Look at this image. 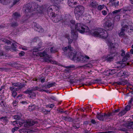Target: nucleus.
<instances>
[{"label": "nucleus", "mask_w": 133, "mask_h": 133, "mask_svg": "<svg viewBox=\"0 0 133 133\" xmlns=\"http://www.w3.org/2000/svg\"><path fill=\"white\" fill-rule=\"evenodd\" d=\"M121 25L122 27V28L121 29V31L119 34L120 36H123L124 35V32L125 30V29H127L128 26L126 24L124 25L123 24H122Z\"/></svg>", "instance_id": "nucleus-15"}, {"label": "nucleus", "mask_w": 133, "mask_h": 133, "mask_svg": "<svg viewBox=\"0 0 133 133\" xmlns=\"http://www.w3.org/2000/svg\"><path fill=\"white\" fill-rule=\"evenodd\" d=\"M115 113L114 111H112V112L111 113L108 112V114H106L107 116V119L109 118V117L111 116H113L115 115Z\"/></svg>", "instance_id": "nucleus-32"}, {"label": "nucleus", "mask_w": 133, "mask_h": 133, "mask_svg": "<svg viewBox=\"0 0 133 133\" xmlns=\"http://www.w3.org/2000/svg\"><path fill=\"white\" fill-rule=\"evenodd\" d=\"M57 110L58 111V113L60 112L62 113H64V111L62 110V109L59 108L57 109Z\"/></svg>", "instance_id": "nucleus-50"}, {"label": "nucleus", "mask_w": 133, "mask_h": 133, "mask_svg": "<svg viewBox=\"0 0 133 133\" xmlns=\"http://www.w3.org/2000/svg\"><path fill=\"white\" fill-rule=\"evenodd\" d=\"M11 2V0H0V2L4 5L8 4Z\"/></svg>", "instance_id": "nucleus-25"}, {"label": "nucleus", "mask_w": 133, "mask_h": 133, "mask_svg": "<svg viewBox=\"0 0 133 133\" xmlns=\"http://www.w3.org/2000/svg\"><path fill=\"white\" fill-rule=\"evenodd\" d=\"M73 127L74 128L77 129H78L80 127V126L78 125H75L73 126Z\"/></svg>", "instance_id": "nucleus-58"}, {"label": "nucleus", "mask_w": 133, "mask_h": 133, "mask_svg": "<svg viewBox=\"0 0 133 133\" xmlns=\"http://www.w3.org/2000/svg\"><path fill=\"white\" fill-rule=\"evenodd\" d=\"M104 25L105 27L108 28V29L110 30H112L114 27V24L110 20H107L104 23Z\"/></svg>", "instance_id": "nucleus-6"}, {"label": "nucleus", "mask_w": 133, "mask_h": 133, "mask_svg": "<svg viewBox=\"0 0 133 133\" xmlns=\"http://www.w3.org/2000/svg\"><path fill=\"white\" fill-rule=\"evenodd\" d=\"M36 24V25H35V30L39 32H43V29L42 28V27L39 26V25L37 24Z\"/></svg>", "instance_id": "nucleus-22"}, {"label": "nucleus", "mask_w": 133, "mask_h": 133, "mask_svg": "<svg viewBox=\"0 0 133 133\" xmlns=\"http://www.w3.org/2000/svg\"><path fill=\"white\" fill-rule=\"evenodd\" d=\"M76 55L77 53L75 51H72L71 50L68 52V56L71 59L73 60Z\"/></svg>", "instance_id": "nucleus-14"}, {"label": "nucleus", "mask_w": 133, "mask_h": 133, "mask_svg": "<svg viewBox=\"0 0 133 133\" xmlns=\"http://www.w3.org/2000/svg\"><path fill=\"white\" fill-rule=\"evenodd\" d=\"M13 118L15 119L19 120L20 119V117L18 115H15L13 116Z\"/></svg>", "instance_id": "nucleus-47"}, {"label": "nucleus", "mask_w": 133, "mask_h": 133, "mask_svg": "<svg viewBox=\"0 0 133 133\" xmlns=\"http://www.w3.org/2000/svg\"><path fill=\"white\" fill-rule=\"evenodd\" d=\"M98 4L95 0H91L90 2L89 6L90 7L95 8L97 6Z\"/></svg>", "instance_id": "nucleus-20"}, {"label": "nucleus", "mask_w": 133, "mask_h": 133, "mask_svg": "<svg viewBox=\"0 0 133 133\" xmlns=\"http://www.w3.org/2000/svg\"><path fill=\"white\" fill-rule=\"evenodd\" d=\"M132 118H133V116ZM127 127L129 129H133V121L131 122L128 123Z\"/></svg>", "instance_id": "nucleus-26"}, {"label": "nucleus", "mask_w": 133, "mask_h": 133, "mask_svg": "<svg viewBox=\"0 0 133 133\" xmlns=\"http://www.w3.org/2000/svg\"><path fill=\"white\" fill-rule=\"evenodd\" d=\"M38 107L35 105H30L29 107V110L30 111H33L38 109Z\"/></svg>", "instance_id": "nucleus-21"}, {"label": "nucleus", "mask_w": 133, "mask_h": 133, "mask_svg": "<svg viewBox=\"0 0 133 133\" xmlns=\"http://www.w3.org/2000/svg\"><path fill=\"white\" fill-rule=\"evenodd\" d=\"M71 28V34L72 35V37L74 39H76L78 37V34L76 30L81 33L89 31V28L88 27L83 25L82 24L79 23H77L76 25L75 29H72V27Z\"/></svg>", "instance_id": "nucleus-1"}, {"label": "nucleus", "mask_w": 133, "mask_h": 133, "mask_svg": "<svg viewBox=\"0 0 133 133\" xmlns=\"http://www.w3.org/2000/svg\"><path fill=\"white\" fill-rule=\"evenodd\" d=\"M102 13L103 15H105L107 14V11L105 10H103L102 11Z\"/></svg>", "instance_id": "nucleus-57"}, {"label": "nucleus", "mask_w": 133, "mask_h": 133, "mask_svg": "<svg viewBox=\"0 0 133 133\" xmlns=\"http://www.w3.org/2000/svg\"><path fill=\"white\" fill-rule=\"evenodd\" d=\"M120 15H116L115 17V19H116L117 21H118L120 18Z\"/></svg>", "instance_id": "nucleus-54"}, {"label": "nucleus", "mask_w": 133, "mask_h": 133, "mask_svg": "<svg viewBox=\"0 0 133 133\" xmlns=\"http://www.w3.org/2000/svg\"><path fill=\"white\" fill-rule=\"evenodd\" d=\"M122 53L121 54V55L122 56H124L125 55V52L123 50H121Z\"/></svg>", "instance_id": "nucleus-53"}, {"label": "nucleus", "mask_w": 133, "mask_h": 133, "mask_svg": "<svg viewBox=\"0 0 133 133\" xmlns=\"http://www.w3.org/2000/svg\"><path fill=\"white\" fill-rule=\"evenodd\" d=\"M20 0H13V5H15Z\"/></svg>", "instance_id": "nucleus-49"}, {"label": "nucleus", "mask_w": 133, "mask_h": 133, "mask_svg": "<svg viewBox=\"0 0 133 133\" xmlns=\"http://www.w3.org/2000/svg\"><path fill=\"white\" fill-rule=\"evenodd\" d=\"M55 83L54 82V83H52L50 84H48V88H50V87H52L54 84H55Z\"/></svg>", "instance_id": "nucleus-56"}, {"label": "nucleus", "mask_w": 133, "mask_h": 133, "mask_svg": "<svg viewBox=\"0 0 133 133\" xmlns=\"http://www.w3.org/2000/svg\"><path fill=\"white\" fill-rule=\"evenodd\" d=\"M104 7V5H99L97 8V9L98 10H101Z\"/></svg>", "instance_id": "nucleus-44"}, {"label": "nucleus", "mask_w": 133, "mask_h": 133, "mask_svg": "<svg viewBox=\"0 0 133 133\" xmlns=\"http://www.w3.org/2000/svg\"><path fill=\"white\" fill-rule=\"evenodd\" d=\"M111 71L110 70H108L107 71H105L104 72L106 74H105V75L106 76H109L111 75H112V74L110 72V71Z\"/></svg>", "instance_id": "nucleus-39"}, {"label": "nucleus", "mask_w": 133, "mask_h": 133, "mask_svg": "<svg viewBox=\"0 0 133 133\" xmlns=\"http://www.w3.org/2000/svg\"><path fill=\"white\" fill-rule=\"evenodd\" d=\"M39 55L40 57H45L46 55L48 56V55L46 54V53L44 51L43 52H40L39 53Z\"/></svg>", "instance_id": "nucleus-31"}, {"label": "nucleus", "mask_w": 133, "mask_h": 133, "mask_svg": "<svg viewBox=\"0 0 133 133\" xmlns=\"http://www.w3.org/2000/svg\"><path fill=\"white\" fill-rule=\"evenodd\" d=\"M66 38H67L68 41V43L69 44V45H70V44L72 43L73 40L72 39H71L69 37V36L68 35H66L65 36Z\"/></svg>", "instance_id": "nucleus-36"}, {"label": "nucleus", "mask_w": 133, "mask_h": 133, "mask_svg": "<svg viewBox=\"0 0 133 133\" xmlns=\"http://www.w3.org/2000/svg\"><path fill=\"white\" fill-rule=\"evenodd\" d=\"M109 49L110 51V52L114 53L115 50L116 49V47L115 46V44L113 43H110Z\"/></svg>", "instance_id": "nucleus-19"}, {"label": "nucleus", "mask_w": 133, "mask_h": 133, "mask_svg": "<svg viewBox=\"0 0 133 133\" xmlns=\"http://www.w3.org/2000/svg\"><path fill=\"white\" fill-rule=\"evenodd\" d=\"M68 3L69 6L74 8L76 6L77 3L74 0H68Z\"/></svg>", "instance_id": "nucleus-16"}, {"label": "nucleus", "mask_w": 133, "mask_h": 133, "mask_svg": "<svg viewBox=\"0 0 133 133\" xmlns=\"http://www.w3.org/2000/svg\"><path fill=\"white\" fill-rule=\"evenodd\" d=\"M90 32L94 36L103 38H106L108 36L107 31L101 28H94Z\"/></svg>", "instance_id": "nucleus-2"}, {"label": "nucleus", "mask_w": 133, "mask_h": 133, "mask_svg": "<svg viewBox=\"0 0 133 133\" xmlns=\"http://www.w3.org/2000/svg\"><path fill=\"white\" fill-rule=\"evenodd\" d=\"M39 40V38L38 37H36L34 38L32 40L33 42H36L37 40Z\"/></svg>", "instance_id": "nucleus-51"}, {"label": "nucleus", "mask_w": 133, "mask_h": 133, "mask_svg": "<svg viewBox=\"0 0 133 133\" xmlns=\"http://www.w3.org/2000/svg\"><path fill=\"white\" fill-rule=\"evenodd\" d=\"M119 1H117L116 2H115L114 3V5H115V7H116L118 6L119 5Z\"/></svg>", "instance_id": "nucleus-55"}, {"label": "nucleus", "mask_w": 133, "mask_h": 133, "mask_svg": "<svg viewBox=\"0 0 133 133\" xmlns=\"http://www.w3.org/2000/svg\"><path fill=\"white\" fill-rule=\"evenodd\" d=\"M89 57L87 55L84 56V59L85 60L86 59H89Z\"/></svg>", "instance_id": "nucleus-63"}, {"label": "nucleus", "mask_w": 133, "mask_h": 133, "mask_svg": "<svg viewBox=\"0 0 133 133\" xmlns=\"http://www.w3.org/2000/svg\"><path fill=\"white\" fill-rule=\"evenodd\" d=\"M128 73L126 71L122 70L118 73L117 75L120 77L124 76L125 77H127L128 76Z\"/></svg>", "instance_id": "nucleus-17"}, {"label": "nucleus", "mask_w": 133, "mask_h": 133, "mask_svg": "<svg viewBox=\"0 0 133 133\" xmlns=\"http://www.w3.org/2000/svg\"><path fill=\"white\" fill-rule=\"evenodd\" d=\"M53 10L50 6L49 7L48 9V15L51 18L55 15V14L52 12Z\"/></svg>", "instance_id": "nucleus-18"}, {"label": "nucleus", "mask_w": 133, "mask_h": 133, "mask_svg": "<svg viewBox=\"0 0 133 133\" xmlns=\"http://www.w3.org/2000/svg\"><path fill=\"white\" fill-rule=\"evenodd\" d=\"M42 43L41 42H40L38 44V46L39 47V48H37V49H35L34 50V51H40L42 49H41L40 48H41L42 46Z\"/></svg>", "instance_id": "nucleus-29"}, {"label": "nucleus", "mask_w": 133, "mask_h": 133, "mask_svg": "<svg viewBox=\"0 0 133 133\" xmlns=\"http://www.w3.org/2000/svg\"><path fill=\"white\" fill-rule=\"evenodd\" d=\"M99 81V80H98V79H95L94 80V82H91V83H90L89 84V85H91L92 84H95L96 83V82H97Z\"/></svg>", "instance_id": "nucleus-48"}, {"label": "nucleus", "mask_w": 133, "mask_h": 133, "mask_svg": "<svg viewBox=\"0 0 133 133\" xmlns=\"http://www.w3.org/2000/svg\"><path fill=\"white\" fill-rule=\"evenodd\" d=\"M91 123L94 124H95L96 123V122L95 121V120L94 119H92L91 121Z\"/></svg>", "instance_id": "nucleus-62"}, {"label": "nucleus", "mask_w": 133, "mask_h": 133, "mask_svg": "<svg viewBox=\"0 0 133 133\" xmlns=\"http://www.w3.org/2000/svg\"><path fill=\"white\" fill-rule=\"evenodd\" d=\"M24 52L23 51H21V52L19 53V55L20 56H22L24 55Z\"/></svg>", "instance_id": "nucleus-60"}, {"label": "nucleus", "mask_w": 133, "mask_h": 133, "mask_svg": "<svg viewBox=\"0 0 133 133\" xmlns=\"http://www.w3.org/2000/svg\"><path fill=\"white\" fill-rule=\"evenodd\" d=\"M130 53L129 52H128L126 53L124 57L122 59V61L123 62L126 61L130 57Z\"/></svg>", "instance_id": "nucleus-24"}, {"label": "nucleus", "mask_w": 133, "mask_h": 133, "mask_svg": "<svg viewBox=\"0 0 133 133\" xmlns=\"http://www.w3.org/2000/svg\"><path fill=\"white\" fill-rule=\"evenodd\" d=\"M74 13L77 19H78L83 14L84 11V7L82 6H76L75 7Z\"/></svg>", "instance_id": "nucleus-3"}, {"label": "nucleus", "mask_w": 133, "mask_h": 133, "mask_svg": "<svg viewBox=\"0 0 133 133\" xmlns=\"http://www.w3.org/2000/svg\"><path fill=\"white\" fill-rule=\"evenodd\" d=\"M71 48V46L70 45H69L68 47H66L64 48H63L62 49L64 52H65L68 51V49L69 50H70Z\"/></svg>", "instance_id": "nucleus-34"}, {"label": "nucleus", "mask_w": 133, "mask_h": 133, "mask_svg": "<svg viewBox=\"0 0 133 133\" xmlns=\"http://www.w3.org/2000/svg\"><path fill=\"white\" fill-rule=\"evenodd\" d=\"M12 123H13V124L14 125H15L16 124H19L20 125H22L23 124L22 123H20L19 121H14L12 122H11Z\"/></svg>", "instance_id": "nucleus-41"}, {"label": "nucleus", "mask_w": 133, "mask_h": 133, "mask_svg": "<svg viewBox=\"0 0 133 133\" xmlns=\"http://www.w3.org/2000/svg\"><path fill=\"white\" fill-rule=\"evenodd\" d=\"M131 108V105H128L126 106L125 108V109L127 111L130 110Z\"/></svg>", "instance_id": "nucleus-45"}, {"label": "nucleus", "mask_w": 133, "mask_h": 133, "mask_svg": "<svg viewBox=\"0 0 133 133\" xmlns=\"http://www.w3.org/2000/svg\"><path fill=\"white\" fill-rule=\"evenodd\" d=\"M54 106V104H49L48 105V107L50 108H53V107Z\"/></svg>", "instance_id": "nucleus-59"}, {"label": "nucleus", "mask_w": 133, "mask_h": 133, "mask_svg": "<svg viewBox=\"0 0 133 133\" xmlns=\"http://www.w3.org/2000/svg\"><path fill=\"white\" fill-rule=\"evenodd\" d=\"M2 42H3L5 43H6L8 44H10L11 43V42L9 40L5 39H3V40H2Z\"/></svg>", "instance_id": "nucleus-43"}, {"label": "nucleus", "mask_w": 133, "mask_h": 133, "mask_svg": "<svg viewBox=\"0 0 133 133\" xmlns=\"http://www.w3.org/2000/svg\"><path fill=\"white\" fill-rule=\"evenodd\" d=\"M128 83V81L124 79L120 78L117 82L114 83V84H116L118 85H124Z\"/></svg>", "instance_id": "nucleus-10"}, {"label": "nucleus", "mask_w": 133, "mask_h": 133, "mask_svg": "<svg viewBox=\"0 0 133 133\" xmlns=\"http://www.w3.org/2000/svg\"><path fill=\"white\" fill-rule=\"evenodd\" d=\"M7 117L5 116L3 118V121L4 122H6L7 121Z\"/></svg>", "instance_id": "nucleus-64"}, {"label": "nucleus", "mask_w": 133, "mask_h": 133, "mask_svg": "<svg viewBox=\"0 0 133 133\" xmlns=\"http://www.w3.org/2000/svg\"><path fill=\"white\" fill-rule=\"evenodd\" d=\"M97 117L100 121H103L108 119L106 114L105 113H104L103 114L102 113H98Z\"/></svg>", "instance_id": "nucleus-12"}, {"label": "nucleus", "mask_w": 133, "mask_h": 133, "mask_svg": "<svg viewBox=\"0 0 133 133\" xmlns=\"http://www.w3.org/2000/svg\"><path fill=\"white\" fill-rule=\"evenodd\" d=\"M73 60L81 62H84L87 61L86 60L84 59V56L80 54H77Z\"/></svg>", "instance_id": "nucleus-8"}, {"label": "nucleus", "mask_w": 133, "mask_h": 133, "mask_svg": "<svg viewBox=\"0 0 133 133\" xmlns=\"http://www.w3.org/2000/svg\"><path fill=\"white\" fill-rule=\"evenodd\" d=\"M12 85L13 87L15 86L17 87L15 89V90L16 91H19L23 87H24L26 85V84H22L20 83H12Z\"/></svg>", "instance_id": "nucleus-7"}, {"label": "nucleus", "mask_w": 133, "mask_h": 133, "mask_svg": "<svg viewBox=\"0 0 133 133\" xmlns=\"http://www.w3.org/2000/svg\"><path fill=\"white\" fill-rule=\"evenodd\" d=\"M36 94L35 92H32L30 95V97L31 98H33V97H36Z\"/></svg>", "instance_id": "nucleus-40"}, {"label": "nucleus", "mask_w": 133, "mask_h": 133, "mask_svg": "<svg viewBox=\"0 0 133 133\" xmlns=\"http://www.w3.org/2000/svg\"><path fill=\"white\" fill-rule=\"evenodd\" d=\"M17 45L15 43H12V48H16L17 47Z\"/></svg>", "instance_id": "nucleus-61"}, {"label": "nucleus", "mask_w": 133, "mask_h": 133, "mask_svg": "<svg viewBox=\"0 0 133 133\" xmlns=\"http://www.w3.org/2000/svg\"><path fill=\"white\" fill-rule=\"evenodd\" d=\"M58 50V48L56 46H54L51 48L50 51L51 53H55L57 52Z\"/></svg>", "instance_id": "nucleus-23"}, {"label": "nucleus", "mask_w": 133, "mask_h": 133, "mask_svg": "<svg viewBox=\"0 0 133 133\" xmlns=\"http://www.w3.org/2000/svg\"><path fill=\"white\" fill-rule=\"evenodd\" d=\"M11 26L15 27L18 25V24L17 22H13L11 23Z\"/></svg>", "instance_id": "nucleus-38"}, {"label": "nucleus", "mask_w": 133, "mask_h": 133, "mask_svg": "<svg viewBox=\"0 0 133 133\" xmlns=\"http://www.w3.org/2000/svg\"><path fill=\"white\" fill-rule=\"evenodd\" d=\"M20 17V14L17 12H16L13 14V17L16 19Z\"/></svg>", "instance_id": "nucleus-28"}, {"label": "nucleus", "mask_w": 133, "mask_h": 133, "mask_svg": "<svg viewBox=\"0 0 133 133\" xmlns=\"http://www.w3.org/2000/svg\"><path fill=\"white\" fill-rule=\"evenodd\" d=\"M118 63L119 64L121 65H120L117 66V68H122L126 65L125 63H123L121 62H119Z\"/></svg>", "instance_id": "nucleus-30"}, {"label": "nucleus", "mask_w": 133, "mask_h": 133, "mask_svg": "<svg viewBox=\"0 0 133 133\" xmlns=\"http://www.w3.org/2000/svg\"><path fill=\"white\" fill-rule=\"evenodd\" d=\"M15 91V90L13 91L12 92V95L14 97H15L17 94V92Z\"/></svg>", "instance_id": "nucleus-46"}, {"label": "nucleus", "mask_w": 133, "mask_h": 133, "mask_svg": "<svg viewBox=\"0 0 133 133\" xmlns=\"http://www.w3.org/2000/svg\"><path fill=\"white\" fill-rule=\"evenodd\" d=\"M115 55V53L110 52V54L107 55L105 57V60L108 62H110L112 61L114 59V57Z\"/></svg>", "instance_id": "nucleus-9"}, {"label": "nucleus", "mask_w": 133, "mask_h": 133, "mask_svg": "<svg viewBox=\"0 0 133 133\" xmlns=\"http://www.w3.org/2000/svg\"><path fill=\"white\" fill-rule=\"evenodd\" d=\"M52 21L55 22H57L61 21L62 19L61 17L59 15L55 14L51 18Z\"/></svg>", "instance_id": "nucleus-13"}, {"label": "nucleus", "mask_w": 133, "mask_h": 133, "mask_svg": "<svg viewBox=\"0 0 133 133\" xmlns=\"http://www.w3.org/2000/svg\"><path fill=\"white\" fill-rule=\"evenodd\" d=\"M127 112V111L125 109L124 110L119 113L118 115L119 116H122L124 115Z\"/></svg>", "instance_id": "nucleus-33"}, {"label": "nucleus", "mask_w": 133, "mask_h": 133, "mask_svg": "<svg viewBox=\"0 0 133 133\" xmlns=\"http://www.w3.org/2000/svg\"><path fill=\"white\" fill-rule=\"evenodd\" d=\"M32 92V91L29 88L26 90L24 91V92L26 94H28L30 95Z\"/></svg>", "instance_id": "nucleus-35"}, {"label": "nucleus", "mask_w": 133, "mask_h": 133, "mask_svg": "<svg viewBox=\"0 0 133 133\" xmlns=\"http://www.w3.org/2000/svg\"><path fill=\"white\" fill-rule=\"evenodd\" d=\"M51 56L48 55V56L46 55L44 58V61L48 63L50 62L52 64H57L59 65L58 63H57L56 61L54 60H52L50 58Z\"/></svg>", "instance_id": "nucleus-11"}, {"label": "nucleus", "mask_w": 133, "mask_h": 133, "mask_svg": "<svg viewBox=\"0 0 133 133\" xmlns=\"http://www.w3.org/2000/svg\"><path fill=\"white\" fill-rule=\"evenodd\" d=\"M74 67L75 66L74 65L69 66H66L65 67V68L67 69L72 68H74Z\"/></svg>", "instance_id": "nucleus-52"}, {"label": "nucleus", "mask_w": 133, "mask_h": 133, "mask_svg": "<svg viewBox=\"0 0 133 133\" xmlns=\"http://www.w3.org/2000/svg\"><path fill=\"white\" fill-rule=\"evenodd\" d=\"M32 91H34L38 90L41 91V90L39 87H33L31 89Z\"/></svg>", "instance_id": "nucleus-37"}, {"label": "nucleus", "mask_w": 133, "mask_h": 133, "mask_svg": "<svg viewBox=\"0 0 133 133\" xmlns=\"http://www.w3.org/2000/svg\"><path fill=\"white\" fill-rule=\"evenodd\" d=\"M121 10V9H119L118 10H115L112 12V14H114V15H116L117 14H118L119 12Z\"/></svg>", "instance_id": "nucleus-42"}, {"label": "nucleus", "mask_w": 133, "mask_h": 133, "mask_svg": "<svg viewBox=\"0 0 133 133\" xmlns=\"http://www.w3.org/2000/svg\"><path fill=\"white\" fill-rule=\"evenodd\" d=\"M25 127H28L34 125L35 126H38L39 125L38 122L32 119L28 120L24 123Z\"/></svg>", "instance_id": "nucleus-5"}, {"label": "nucleus", "mask_w": 133, "mask_h": 133, "mask_svg": "<svg viewBox=\"0 0 133 133\" xmlns=\"http://www.w3.org/2000/svg\"><path fill=\"white\" fill-rule=\"evenodd\" d=\"M25 12L27 13L37 10L38 8L37 5H36L35 3H34L27 4L25 5Z\"/></svg>", "instance_id": "nucleus-4"}, {"label": "nucleus", "mask_w": 133, "mask_h": 133, "mask_svg": "<svg viewBox=\"0 0 133 133\" xmlns=\"http://www.w3.org/2000/svg\"><path fill=\"white\" fill-rule=\"evenodd\" d=\"M63 119L65 121L68 122H72L73 120L72 118L69 116L64 117H63Z\"/></svg>", "instance_id": "nucleus-27"}]
</instances>
